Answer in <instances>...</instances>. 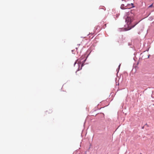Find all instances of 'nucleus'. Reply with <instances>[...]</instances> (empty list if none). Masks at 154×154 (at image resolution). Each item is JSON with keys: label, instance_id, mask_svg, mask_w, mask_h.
<instances>
[{"label": "nucleus", "instance_id": "6", "mask_svg": "<svg viewBox=\"0 0 154 154\" xmlns=\"http://www.w3.org/2000/svg\"><path fill=\"white\" fill-rule=\"evenodd\" d=\"M153 6V5L152 4L151 5H150L149 7V8H150V7H152Z\"/></svg>", "mask_w": 154, "mask_h": 154}, {"label": "nucleus", "instance_id": "2", "mask_svg": "<svg viewBox=\"0 0 154 154\" xmlns=\"http://www.w3.org/2000/svg\"><path fill=\"white\" fill-rule=\"evenodd\" d=\"M85 58L84 56H82L81 57L77 59L75 61V64L76 63H77L79 66V69H81L82 67L84 65V64L86 60V59H85L84 60H82Z\"/></svg>", "mask_w": 154, "mask_h": 154}, {"label": "nucleus", "instance_id": "9", "mask_svg": "<svg viewBox=\"0 0 154 154\" xmlns=\"http://www.w3.org/2000/svg\"><path fill=\"white\" fill-rule=\"evenodd\" d=\"M72 52H74V51L73 50H72Z\"/></svg>", "mask_w": 154, "mask_h": 154}, {"label": "nucleus", "instance_id": "4", "mask_svg": "<svg viewBox=\"0 0 154 154\" xmlns=\"http://www.w3.org/2000/svg\"><path fill=\"white\" fill-rule=\"evenodd\" d=\"M124 4H122L121 6V8L122 9H125L124 7Z\"/></svg>", "mask_w": 154, "mask_h": 154}, {"label": "nucleus", "instance_id": "3", "mask_svg": "<svg viewBox=\"0 0 154 154\" xmlns=\"http://www.w3.org/2000/svg\"><path fill=\"white\" fill-rule=\"evenodd\" d=\"M46 112H48V113H51L52 112L51 110L49 109L46 111Z\"/></svg>", "mask_w": 154, "mask_h": 154}, {"label": "nucleus", "instance_id": "7", "mask_svg": "<svg viewBox=\"0 0 154 154\" xmlns=\"http://www.w3.org/2000/svg\"><path fill=\"white\" fill-rule=\"evenodd\" d=\"M149 55H148V56L147 58H148L149 57Z\"/></svg>", "mask_w": 154, "mask_h": 154}, {"label": "nucleus", "instance_id": "5", "mask_svg": "<svg viewBox=\"0 0 154 154\" xmlns=\"http://www.w3.org/2000/svg\"><path fill=\"white\" fill-rule=\"evenodd\" d=\"M133 5H134L133 4L131 3V8L133 7H134V6H133Z\"/></svg>", "mask_w": 154, "mask_h": 154}, {"label": "nucleus", "instance_id": "8", "mask_svg": "<svg viewBox=\"0 0 154 154\" xmlns=\"http://www.w3.org/2000/svg\"><path fill=\"white\" fill-rule=\"evenodd\" d=\"M76 50H77V48L76 47Z\"/></svg>", "mask_w": 154, "mask_h": 154}, {"label": "nucleus", "instance_id": "1", "mask_svg": "<svg viewBox=\"0 0 154 154\" xmlns=\"http://www.w3.org/2000/svg\"><path fill=\"white\" fill-rule=\"evenodd\" d=\"M134 14L131 11H128L127 15L125 16V22L128 26L127 30H130L134 28L139 22H135L132 23L134 20Z\"/></svg>", "mask_w": 154, "mask_h": 154}, {"label": "nucleus", "instance_id": "10", "mask_svg": "<svg viewBox=\"0 0 154 154\" xmlns=\"http://www.w3.org/2000/svg\"><path fill=\"white\" fill-rule=\"evenodd\" d=\"M120 65L119 66V67L120 66Z\"/></svg>", "mask_w": 154, "mask_h": 154}]
</instances>
